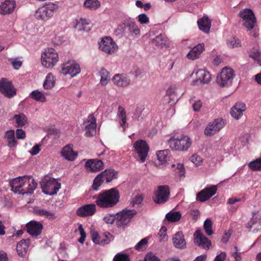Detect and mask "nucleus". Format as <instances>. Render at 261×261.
Wrapping results in <instances>:
<instances>
[{
    "instance_id": "14",
    "label": "nucleus",
    "mask_w": 261,
    "mask_h": 261,
    "mask_svg": "<svg viewBox=\"0 0 261 261\" xmlns=\"http://www.w3.org/2000/svg\"><path fill=\"white\" fill-rule=\"evenodd\" d=\"M225 125L224 121L220 119H216L210 122L204 130V134L206 136H213L218 133Z\"/></svg>"
},
{
    "instance_id": "55",
    "label": "nucleus",
    "mask_w": 261,
    "mask_h": 261,
    "mask_svg": "<svg viewBox=\"0 0 261 261\" xmlns=\"http://www.w3.org/2000/svg\"><path fill=\"white\" fill-rule=\"evenodd\" d=\"M113 261H129V258L126 254L118 253L114 257Z\"/></svg>"
},
{
    "instance_id": "42",
    "label": "nucleus",
    "mask_w": 261,
    "mask_h": 261,
    "mask_svg": "<svg viewBox=\"0 0 261 261\" xmlns=\"http://www.w3.org/2000/svg\"><path fill=\"white\" fill-rule=\"evenodd\" d=\"M152 42L155 46L162 47L166 45V39L164 35L160 34L154 38Z\"/></svg>"
},
{
    "instance_id": "51",
    "label": "nucleus",
    "mask_w": 261,
    "mask_h": 261,
    "mask_svg": "<svg viewBox=\"0 0 261 261\" xmlns=\"http://www.w3.org/2000/svg\"><path fill=\"white\" fill-rule=\"evenodd\" d=\"M116 214L112 215L108 214L103 217L104 222L108 224H112L116 223Z\"/></svg>"
},
{
    "instance_id": "38",
    "label": "nucleus",
    "mask_w": 261,
    "mask_h": 261,
    "mask_svg": "<svg viewBox=\"0 0 261 261\" xmlns=\"http://www.w3.org/2000/svg\"><path fill=\"white\" fill-rule=\"evenodd\" d=\"M84 6L91 10H95L100 6V3L98 0H86Z\"/></svg>"
},
{
    "instance_id": "59",
    "label": "nucleus",
    "mask_w": 261,
    "mask_h": 261,
    "mask_svg": "<svg viewBox=\"0 0 261 261\" xmlns=\"http://www.w3.org/2000/svg\"><path fill=\"white\" fill-rule=\"evenodd\" d=\"M167 228L165 226H162L159 233L158 234L162 238L161 239V241H164L165 239L167 238L166 234Z\"/></svg>"
},
{
    "instance_id": "29",
    "label": "nucleus",
    "mask_w": 261,
    "mask_h": 261,
    "mask_svg": "<svg viewBox=\"0 0 261 261\" xmlns=\"http://www.w3.org/2000/svg\"><path fill=\"white\" fill-rule=\"evenodd\" d=\"M255 213H253L252 218L250 221L247 224L246 227L249 229L253 228V232H256L258 230H261V220L257 217H254Z\"/></svg>"
},
{
    "instance_id": "18",
    "label": "nucleus",
    "mask_w": 261,
    "mask_h": 261,
    "mask_svg": "<svg viewBox=\"0 0 261 261\" xmlns=\"http://www.w3.org/2000/svg\"><path fill=\"white\" fill-rule=\"evenodd\" d=\"M217 186H212L210 188H205L197 195V199L201 202H204L214 195L217 192Z\"/></svg>"
},
{
    "instance_id": "53",
    "label": "nucleus",
    "mask_w": 261,
    "mask_h": 261,
    "mask_svg": "<svg viewBox=\"0 0 261 261\" xmlns=\"http://www.w3.org/2000/svg\"><path fill=\"white\" fill-rule=\"evenodd\" d=\"M90 234L93 242L95 244H98V243H99V239L101 238L100 235H99L97 231L94 229L91 230Z\"/></svg>"
},
{
    "instance_id": "19",
    "label": "nucleus",
    "mask_w": 261,
    "mask_h": 261,
    "mask_svg": "<svg viewBox=\"0 0 261 261\" xmlns=\"http://www.w3.org/2000/svg\"><path fill=\"white\" fill-rule=\"evenodd\" d=\"M27 232L32 236L37 237L40 235L43 229L42 224L36 221H31L26 225Z\"/></svg>"
},
{
    "instance_id": "45",
    "label": "nucleus",
    "mask_w": 261,
    "mask_h": 261,
    "mask_svg": "<svg viewBox=\"0 0 261 261\" xmlns=\"http://www.w3.org/2000/svg\"><path fill=\"white\" fill-rule=\"evenodd\" d=\"M76 25L79 27L80 31L83 30L87 32L90 31L92 28L91 25L87 20L84 19H81L80 22Z\"/></svg>"
},
{
    "instance_id": "2",
    "label": "nucleus",
    "mask_w": 261,
    "mask_h": 261,
    "mask_svg": "<svg viewBox=\"0 0 261 261\" xmlns=\"http://www.w3.org/2000/svg\"><path fill=\"white\" fill-rule=\"evenodd\" d=\"M119 191L115 188L101 191L96 196L95 203L102 208H110L114 207L119 202Z\"/></svg>"
},
{
    "instance_id": "16",
    "label": "nucleus",
    "mask_w": 261,
    "mask_h": 261,
    "mask_svg": "<svg viewBox=\"0 0 261 261\" xmlns=\"http://www.w3.org/2000/svg\"><path fill=\"white\" fill-rule=\"evenodd\" d=\"M194 242L202 248L208 249L211 245L209 240L200 230H196L194 234Z\"/></svg>"
},
{
    "instance_id": "57",
    "label": "nucleus",
    "mask_w": 261,
    "mask_h": 261,
    "mask_svg": "<svg viewBox=\"0 0 261 261\" xmlns=\"http://www.w3.org/2000/svg\"><path fill=\"white\" fill-rule=\"evenodd\" d=\"M139 261H160L159 258L152 253H148L146 255L144 260Z\"/></svg>"
},
{
    "instance_id": "58",
    "label": "nucleus",
    "mask_w": 261,
    "mask_h": 261,
    "mask_svg": "<svg viewBox=\"0 0 261 261\" xmlns=\"http://www.w3.org/2000/svg\"><path fill=\"white\" fill-rule=\"evenodd\" d=\"M138 21L141 24H146L149 22V18L145 14H141L138 15Z\"/></svg>"
},
{
    "instance_id": "24",
    "label": "nucleus",
    "mask_w": 261,
    "mask_h": 261,
    "mask_svg": "<svg viewBox=\"0 0 261 261\" xmlns=\"http://www.w3.org/2000/svg\"><path fill=\"white\" fill-rule=\"evenodd\" d=\"M172 241L174 246L177 249H184L186 248L187 243L181 231L176 232L173 236Z\"/></svg>"
},
{
    "instance_id": "49",
    "label": "nucleus",
    "mask_w": 261,
    "mask_h": 261,
    "mask_svg": "<svg viewBox=\"0 0 261 261\" xmlns=\"http://www.w3.org/2000/svg\"><path fill=\"white\" fill-rule=\"evenodd\" d=\"M249 167L254 171L261 170V158L251 162L249 164Z\"/></svg>"
},
{
    "instance_id": "54",
    "label": "nucleus",
    "mask_w": 261,
    "mask_h": 261,
    "mask_svg": "<svg viewBox=\"0 0 261 261\" xmlns=\"http://www.w3.org/2000/svg\"><path fill=\"white\" fill-rule=\"evenodd\" d=\"M143 199V198L141 195H137L133 199L131 203L133 206H139L142 203Z\"/></svg>"
},
{
    "instance_id": "64",
    "label": "nucleus",
    "mask_w": 261,
    "mask_h": 261,
    "mask_svg": "<svg viewBox=\"0 0 261 261\" xmlns=\"http://www.w3.org/2000/svg\"><path fill=\"white\" fill-rule=\"evenodd\" d=\"M225 258L226 253L225 252H221L216 256L214 261H224Z\"/></svg>"
},
{
    "instance_id": "60",
    "label": "nucleus",
    "mask_w": 261,
    "mask_h": 261,
    "mask_svg": "<svg viewBox=\"0 0 261 261\" xmlns=\"http://www.w3.org/2000/svg\"><path fill=\"white\" fill-rule=\"evenodd\" d=\"M192 106L193 110L194 111L198 112L200 110L202 107V102L200 100H196L193 103Z\"/></svg>"
},
{
    "instance_id": "47",
    "label": "nucleus",
    "mask_w": 261,
    "mask_h": 261,
    "mask_svg": "<svg viewBox=\"0 0 261 261\" xmlns=\"http://www.w3.org/2000/svg\"><path fill=\"white\" fill-rule=\"evenodd\" d=\"M204 229L206 233L209 235H212L213 234V231L212 229V222L210 219H207L205 220L203 224Z\"/></svg>"
},
{
    "instance_id": "30",
    "label": "nucleus",
    "mask_w": 261,
    "mask_h": 261,
    "mask_svg": "<svg viewBox=\"0 0 261 261\" xmlns=\"http://www.w3.org/2000/svg\"><path fill=\"white\" fill-rule=\"evenodd\" d=\"M126 31L130 36H136L140 34V31L136 23L131 20H128L126 22Z\"/></svg>"
},
{
    "instance_id": "33",
    "label": "nucleus",
    "mask_w": 261,
    "mask_h": 261,
    "mask_svg": "<svg viewBox=\"0 0 261 261\" xmlns=\"http://www.w3.org/2000/svg\"><path fill=\"white\" fill-rule=\"evenodd\" d=\"M199 29L205 33H208L211 26V20L207 16H203L197 21Z\"/></svg>"
},
{
    "instance_id": "22",
    "label": "nucleus",
    "mask_w": 261,
    "mask_h": 261,
    "mask_svg": "<svg viewBox=\"0 0 261 261\" xmlns=\"http://www.w3.org/2000/svg\"><path fill=\"white\" fill-rule=\"evenodd\" d=\"M113 83L117 86L125 87L130 83V77L124 74H116L112 78Z\"/></svg>"
},
{
    "instance_id": "15",
    "label": "nucleus",
    "mask_w": 261,
    "mask_h": 261,
    "mask_svg": "<svg viewBox=\"0 0 261 261\" xmlns=\"http://www.w3.org/2000/svg\"><path fill=\"white\" fill-rule=\"evenodd\" d=\"M99 48L107 54H112L116 50L117 46L111 38L106 37L99 43Z\"/></svg>"
},
{
    "instance_id": "46",
    "label": "nucleus",
    "mask_w": 261,
    "mask_h": 261,
    "mask_svg": "<svg viewBox=\"0 0 261 261\" xmlns=\"http://www.w3.org/2000/svg\"><path fill=\"white\" fill-rule=\"evenodd\" d=\"M147 238H143L135 245V248L139 251H143L147 248Z\"/></svg>"
},
{
    "instance_id": "31",
    "label": "nucleus",
    "mask_w": 261,
    "mask_h": 261,
    "mask_svg": "<svg viewBox=\"0 0 261 261\" xmlns=\"http://www.w3.org/2000/svg\"><path fill=\"white\" fill-rule=\"evenodd\" d=\"M245 110V105L244 103H236L231 109L230 113L233 118L238 119Z\"/></svg>"
},
{
    "instance_id": "23",
    "label": "nucleus",
    "mask_w": 261,
    "mask_h": 261,
    "mask_svg": "<svg viewBox=\"0 0 261 261\" xmlns=\"http://www.w3.org/2000/svg\"><path fill=\"white\" fill-rule=\"evenodd\" d=\"M16 7L14 1L6 0L0 5V14L3 15L11 14Z\"/></svg>"
},
{
    "instance_id": "50",
    "label": "nucleus",
    "mask_w": 261,
    "mask_h": 261,
    "mask_svg": "<svg viewBox=\"0 0 261 261\" xmlns=\"http://www.w3.org/2000/svg\"><path fill=\"white\" fill-rule=\"evenodd\" d=\"M174 167L176 166L175 171L179 176H184L185 174V168L184 165L180 163H177L176 165L173 164L172 165Z\"/></svg>"
},
{
    "instance_id": "63",
    "label": "nucleus",
    "mask_w": 261,
    "mask_h": 261,
    "mask_svg": "<svg viewBox=\"0 0 261 261\" xmlns=\"http://www.w3.org/2000/svg\"><path fill=\"white\" fill-rule=\"evenodd\" d=\"M134 75L136 77H141L144 74V70L143 68H137L134 71Z\"/></svg>"
},
{
    "instance_id": "37",
    "label": "nucleus",
    "mask_w": 261,
    "mask_h": 261,
    "mask_svg": "<svg viewBox=\"0 0 261 261\" xmlns=\"http://www.w3.org/2000/svg\"><path fill=\"white\" fill-rule=\"evenodd\" d=\"M100 236L101 238L99 239L98 244L101 245H105L110 243L114 239V237L108 232H104Z\"/></svg>"
},
{
    "instance_id": "44",
    "label": "nucleus",
    "mask_w": 261,
    "mask_h": 261,
    "mask_svg": "<svg viewBox=\"0 0 261 261\" xmlns=\"http://www.w3.org/2000/svg\"><path fill=\"white\" fill-rule=\"evenodd\" d=\"M169 151L168 149L158 151L156 152V155L159 161L162 163H163L165 162H166L169 158Z\"/></svg>"
},
{
    "instance_id": "32",
    "label": "nucleus",
    "mask_w": 261,
    "mask_h": 261,
    "mask_svg": "<svg viewBox=\"0 0 261 261\" xmlns=\"http://www.w3.org/2000/svg\"><path fill=\"white\" fill-rule=\"evenodd\" d=\"M62 156L69 161H73L77 156L76 153L73 151L72 148L70 145L64 147L62 151Z\"/></svg>"
},
{
    "instance_id": "36",
    "label": "nucleus",
    "mask_w": 261,
    "mask_h": 261,
    "mask_svg": "<svg viewBox=\"0 0 261 261\" xmlns=\"http://www.w3.org/2000/svg\"><path fill=\"white\" fill-rule=\"evenodd\" d=\"M100 76V84L102 86H106L110 80L109 72L104 68H102L99 72Z\"/></svg>"
},
{
    "instance_id": "43",
    "label": "nucleus",
    "mask_w": 261,
    "mask_h": 261,
    "mask_svg": "<svg viewBox=\"0 0 261 261\" xmlns=\"http://www.w3.org/2000/svg\"><path fill=\"white\" fill-rule=\"evenodd\" d=\"M249 56L261 66V51L253 49L250 50Z\"/></svg>"
},
{
    "instance_id": "12",
    "label": "nucleus",
    "mask_w": 261,
    "mask_h": 261,
    "mask_svg": "<svg viewBox=\"0 0 261 261\" xmlns=\"http://www.w3.org/2000/svg\"><path fill=\"white\" fill-rule=\"evenodd\" d=\"M0 92L9 98L13 97L16 93L12 83L6 79H3L0 81Z\"/></svg>"
},
{
    "instance_id": "13",
    "label": "nucleus",
    "mask_w": 261,
    "mask_h": 261,
    "mask_svg": "<svg viewBox=\"0 0 261 261\" xmlns=\"http://www.w3.org/2000/svg\"><path fill=\"white\" fill-rule=\"evenodd\" d=\"M134 147L142 162L145 161L149 151V146L146 141L139 140L134 144Z\"/></svg>"
},
{
    "instance_id": "41",
    "label": "nucleus",
    "mask_w": 261,
    "mask_h": 261,
    "mask_svg": "<svg viewBox=\"0 0 261 261\" xmlns=\"http://www.w3.org/2000/svg\"><path fill=\"white\" fill-rule=\"evenodd\" d=\"M32 98L36 101L44 102L46 101L45 95L38 90H34L30 94Z\"/></svg>"
},
{
    "instance_id": "52",
    "label": "nucleus",
    "mask_w": 261,
    "mask_h": 261,
    "mask_svg": "<svg viewBox=\"0 0 261 261\" xmlns=\"http://www.w3.org/2000/svg\"><path fill=\"white\" fill-rule=\"evenodd\" d=\"M191 161L196 166H200L203 162V159L197 154H193L190 158Z\"/></svg>"
},
{
    "instance_id": "6",
    "label": "nucleus",
    "mask_w": 261,
    "mask_h": 261,
    "mask_svg": "<svg viewBox=\"0 0 261 261\" xmlns=\"http://www.w3.org/2000/svg\"><path fill=\"white\" fill-rule=\"evenodd\" d=\"M43 192L46 195H54L56 194L61 188V184L55 178L45 177L41 182Z\"/></svg>"
},
{
    "instance_id": "39",
    "label": "nucleus",
    "mask_w": 261,
    "mask_h": 261,
    "mask_svg": "<svg viewBox=\"0 0 261 261\" xmlns=\"http://www.w3.org/2000/svg\"><path fill=\"white\" fill-rule=\"evenodd\" d=\"M55 80L53 75L49 73L46 77L43 83V87L46 89H51L55 86Z\"/></svg>"
},
{
    "instance_id": "10",
    "label": "nucleus",
    "mask_w": 261,
    "mask_h": 261,
    "mask_svg": "<svg viewBox=\"0 0 261 261\" xmlns=\"http://www.w3.org/2000/svg\"><path fill=\"white\" fill-rule=\"evenodd\" d=\"M239 15L243 19V24L249 30L252 29L256 22V18L252 11L250 9H246L239 13Z\"/></svg>"
},
{
    "instance_id": "20",
    "label": "nucleus",
    "mask_w": 261,
    "mask_h": 261,
    "mask_svg": "<svg viewBox=\"0 0 261 261\" xmlns=\"http://www.w3.org/2000/svg\"><path fill=\"white\" fill-rule=\"evenodd\" d=\"M86 123L85 129V135L87 137L93 136L96 133L97 126L96 118L92 114H90Z\"/></svg>"
},
{
    "instance_id": "35",
    "label": "nucleus",
    "mask_w": 261,
    "mask_h": 261,
    "mask_svg": "<svg viewBox=\"0 0 261 261\" xmlns=\"http://www.w3.org/2000/svg\"><path fill=\"white\" fill-rule=\"evenodd\" d=\"M13 118L15 120L18 127H21L28 123V118L23 113L15 114L14 115Z\"/></svg>"
},
{
    "instance_id": "40",
    "label": "nucleus",
    "mask_w": 261,
    "mask_h": 261,
    "mask_svg": "<svg viewBox=\"0 0 261 261\" xmlns=\"http://www.w3.org/2000/svg\"><path fill=\"white\" fill-rule=\"evenodd\" d=\"M166 218L170 222H177L181 218L179 212H170L166 215Z\"/></svg>"
},
{
    "instance_id": "25",
    "label": "nucleus",
    "mask_w": 261,
    "mask_h": 261,
    "mask_svg": "<svg viewBox=\"0 0 261 261\" xmlns=\"http://www.w3.org/2000/svg\"><path fill=\"white\" fill-rule=\"evenodd\" d=\"M204 49V43H199L195 46L187 55L189 59L192 60L199 58Z\"/></svg>"
},
{
    "instance_id": "27",
    "label": "nucleus",
    "mask_w": 261,
    "mask_h": 261,
    "mask_svg": "<svg viewBox=\"0 0 261 261\" xmlns=\"http://www.w3.org/2000/svg\"><path fill=\"white\" fill-rule=\"evenodd\" d=\"M196 80L194 82H199L200 83L207 84L210 82L211 76L210 73L202 69L198 70L196 72Z\"/></svg>"
},
{
    "instance_id": "7",
    "label": "nucleus",
    "mask_w": 261,
    "mask_h": 261,
    "mask_svg": "<svg viewBox=\"0 0 261 261\" xmlns=\"http://www.w3.org/2000/svg\"><path fill=\"white\" fill-rule=\"evenodd\" d=\"M168 142L172 150L180 151L187 150L192 143L190 138L187 136H183L180 139L170 138Z\"/></svg>"
},
{
    "instance_id": "21",
    "label": "nucleus",
    "mask_w": 261,
    "mask_h": 261,
    "mask_svg": "<svg viewBox=\"0 0 261 261\" xmlns=\"http://www.w3.org/2000/svg\"><path fill=\"white\" fill-rule=\"evenodd\" d=\"M96 211V205L94 204L84 205L79 207L76 211V214L80 217H85L92 216Z\"/></svg>"
},
{
    "instance_id": "5",
    "label": "nucleus",
    "mask_w": 261,
    "mask_h": 261,
    "mask_svg": "<svg viewBox=\"0 0 261 261\" xmlns=\"http://www.w3.org/2000/svg\"><path fill=\"white\" fill-rule=\"evenodd\" d=\"M136 214V210L127 209L117 213L116 214V225L118 228H125Z\"/></svg>"
},
{
    "instance_id": "62",
    "label": "nucleus",
    "mask_w": 261,
    "mask_h": 261,
    "mask_svg": "<svg viewBox=\"0 0 261 261\" xmlns=\"http://www.w3.org/2000/svg\"><path fill=\"white\" fill-rule=\"evenodd\" d=\"M40 151V146L39 145L34 146L30 151L31 154L33 155L37 154Z\"/></svg>"
},
{
    "instance_id": "8",
    "label": "nucleus",
    "mask_w": 261,
    "mask_h": 261,
    "mask_svg": "<svg viewBox=\"0 0 261 261\" xmlns=\"http://www.w3.org/2000/svg\"><path fill=\"white\" fill-rule=\"evenodd\" d=\"M42 64L46 68L53 67L58 62L59 57L56 50L53 48H48L42 55Z\"/></svg>"
},
{
    "instance_id": "28",
    "label": "nucleus",
    "mask_w": 261,
    "mask_h": 261,
    "mask_svg": "<svg viewBox=\"0 0 261 261\" xmlns=\"http://www.w3.org/2000/svg\"><path fill=\"white\" fill-rule=\"evenodd\" d=\"M30 244V240L23 239L17 245L16 250L18 255L20 257H24L27 252Z\"/></svg>"
},
{
    "instance_id": "3",
    "label": "nucleus",
    "mask_w": 261,
    "mask_h": 261,
    "mask_svg": "<svg viewBox=\"0 0 261 261\" xmlns=\"http://www.w3.org/2000/svg\"><path fill=\"white\" fill-rule=\"evenodd\" d=\"M117 172L112 169H106L98 174L94 179L92 189L97 191L99 187L106 180L107 183L111 182L113 179L116 178Z\"/></svg>"
},
{
    "instance_id": "4",
    "label": "nucleus",
    "mask_w": 261,
    "mask_h": 261,
    "mask_svg": "<svg viewBox=\"0 0 261 261\" xmlns=\"http://www.w3.org/2000/svg\"><path fill=\"white\" fill-rule=\"evenodd\" d=\"M58 8V5L55 4L45 3L35 12V17L37 19L46 21L53 16Z\"/></svg>"
},
{
    "instance_id": "9",
    "label": "nucleus",
    "mask_w": 261,
    "mask_h": 261,
    "mask_svg": "<svg viewBox=\"0 0 261 261\" xmlns=\"http://www.w3.org/2000/svg\"><path fill=\"white\" fill-rule=\"evenodd\" d=\"M233 77V70L230 68L225 67L217 75V83L221 87H225L231 84Z\"/></svg>"
},
{
    "instance_id": "17",
    "label": "nucleus",
    "mask_w": 261,
    "mask_h": 261,
    "mask_svg": "<svg viewBox=\"0 0 261 261\" xmlns=\"http://www.w3.org/2000/svg\"><path fill=\"white\" fill-rule=\"evenodd\" d=\"M80 71L81 69L80 65L77 63H72L63 64L61 68V72L63 74H69L73 77L80 73Z\"/></svg>"
},
{
    "instance_id": "11",
    "label": "nucleus",
    "mask_w": 261,
    "mask_h": 261,
    "mask_svg": "<svg viewBox=\"0 0 261 261\" xmlns=\"http://www.w3.org/2000/svg\"><path fill=\"white\" fill-rule=\"evenodd\" d=\"M170 195L169 188L168 186H160L153 199L155 203L162 204L166 202Z\"/></svg>"
},
{
    "instance_id": "34",
    "label": "nucleus",
    "mask_w": 261,
    "mask_h": 261,
    "mask_svg": "<svg viewBox=\"0 0 261 261\" xmlns=\"http://www.w3.org/2000/svg\"><path fill=\"white\" fill-rule=\"evenodd\" d=\"M117 116L119 119L120 126L123 128V130L124 131L126 122V115L124 108L121 106H119L118 107Z\"/></svg>"
},
{
    "instance_id": "26",
    "label": "nucleus",
    "mask_w": 261,
    "mask_h": 261,
    "mask_svg": "<svg viewBox=\"0 0 261 261\" xmlns=\"http://www.w3.org/2000/svg\"><path fill=\"white\" fill-rule=\"evenodd\" d=\"M85 166L91 171L97 172L103 168V164L101 160L90 159L86 162Z\"/></svg>"
},
{
    "instance_id": "48",
    "label": "nucleus",
    "mask_w": 261,
    "mask_h": 261,
    "mask_svg": "<svg viewBox=\"0 0 261 261\" xmlns=\"http://www.w3.org/2000/svg\"><path fill=\"white\" fill-rule=\"evenodd\" d=\"M114 33L118 36H125L127 33L126 22L119 25Z\"/></svg>"
},
{
    "instance_id": "1",
    "label": "nucleus",
    "mask_w": 261,
    "mask_h": 261,
    "mask_svg": "<svg viewBox=\"0 0 261 261\" xmlns=\"http://www.w3.org/2000/svg\"><path fill=\"white\" fill-rule=\"evenodd\" d=\"M9 184L12 191L22 195L32 194L38 185L33 177L28 175L13 178Z\"/></svg>"
},
{
    "instance_id": "61",
    "label": "nucleus",
    "mask_w": 261,
    "mask_h": 261,
    "mask_svg": "<svg viewBox=\"0 0 261 261\" xmlns=\"http://www.w3.org/2000/svg\"><path fill=\"white\" fill-rule=\"evenodd\" d=\"M16 136L18 139H23L25 137V132L21 129H17L16 131Z\"/></svg>"
},
{
    "instance_id": "56",
    "label": "nucleus",
    "mask_w": 261,
    "mask_h": 261,
    "mask_svg": "<svg viewBox=\"0 0 261 261\" xmlns=\"http://www.w3.org/2000/svg\"><path fill=\"white\" fill-rule=\"evenodd\" d=\"M227 44L229 46H231L233 47H238L241 45V42L239 39L236 37H233L229 40L227 42Z\"/></svg>"
}]
</instances>
